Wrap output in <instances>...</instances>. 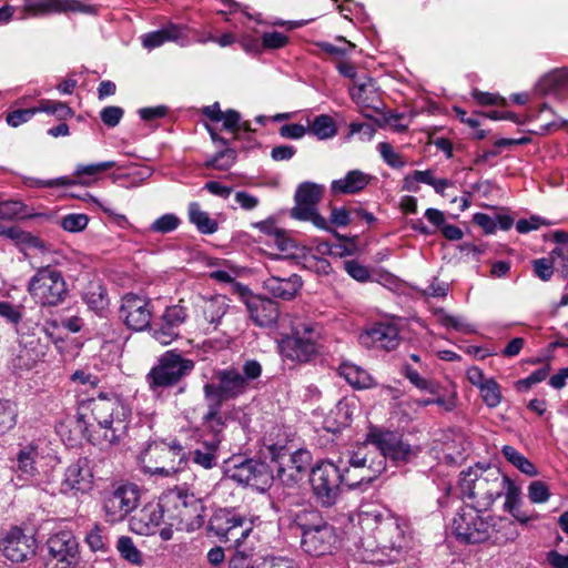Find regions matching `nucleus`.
<instances>
[{
	"instance_id": "nucleus-1",
	"label": "nucleus",
	"mask_w": 568,
	"mask_h": 568,
	"mask_svg": "<svg viewBox=\"0 0 568 568\" xmlns=\"http://www.w3.org/2000/svg\"><path fill=\"white\" fill-rule=\"evenodd\" d=\"M359 525L373 536L363 537L356 544L355 557L363 562L385 565L398 561L409 547L407 526L387 510L361 511Z\"/></svg>"
},
{
	"instance_id": "nucleus-2",
	"label": "nucleus",
	"mask_w": 568,
	"mask_h": 568,
	"mask_svg": "<svg viewBox=\"0 0 568 568\" xmlns=\"http://www.w3.org/2000/svg\"><path fill=\"white\" fill-rule=\"evenodd\" d=\"M486 510L470 505L459 508L452 523L453 534L459 542L475 545L490 539L499 542L516 536L510 520L485 515Z\"/></svg>"
},
{
	"instance_id": "nucleus-3",
	"label": "nucleus",
	"mask_w": 568,
	"mask_h": 568,
	"mask_svg": "<svg viewBox=\"0 0 568 568\" xmlns=\"http://www.w3.org/2000/svg\"><path fill=\"white\" fill-rule=\"evenodd\" d=\"M508 477L491 466L476 464L459 475V490L464 498L474 501L471 506L489 509L507 487Z\"/></svg>"
},
{
	"instance_id": "nucleus-4",
	"label": "nucleus",
	"mask_w": 568,
	"mask_h": 568,
	"mask_svg": "<svg viewBox=\"0 0 568 568\" xmlns=\"http://www.w3.org/2000/svg\"><path fill=\"white\" fill-rule=\"evenodd\" d=\"M89 408L105 444L116 445L126 436L131 410L118 396L100 394L89 400Z\"/></svg>"
},
{
	"instance_id": "nucleus-5",
	"label": "nucleus",
	"mask_w": 568,
	"mask_h": 568,
	"mask_svg": "<svg viewBox=\"0 0 568 568\" xmlns=\"http://www.w3.org/2000/svg\"><path fill=\"white\" fill-rule=\"evenodd\" d=\"M161 507L166 511L170 526L195 530L204 523V506L200 498L182 487L169 489L161 496Z\"/></svg>"
},
{
	"instance_id": "nucleus-6",
	"label": "nucleus",
	"mask_w": 568,
	"mask_h": 568,
	"mask_svg": "<svg viewBox=\"0 0 568 568\" xmlns=\"http://www.w3.org/2000/svg\"><path fill=\"white\" fill-rule=\"evenodd\" d=\"M383 473V456L371 445H358L342 467V484L348 489L366 488Z\"/></svg>"
},
{
	"instance_id": "nucleus-7",
	"label": "nucleus",
	"mask_w": 568,
	"mask_h": 568,
	"mask_svg": "<svg viewBox=\"0 0 568 568\" xmlns=\"http://www.w3.org/2000/svg\"><path fill=\"white\" fill-rule=\"evenodd\" d=\"M140 463L145 473L171 476L182 468L185 463V452L178 443H153L140 454Z\"/></svg>"
},
{
	"instance_id": "nucleus-8",
	"label": "nucleus",
	"mask_w": 568,
	"mask_h": 568,
	"mask_svg": "<svg viewBox=\"0 0 568 568\" xmlns=\"http://www.w3.org/2000/svg\"><path fill=\"white\" fill-rule=\"evenodd\" d=\"M28 292L41 306H58L64 302L69 290L60 271L43 266L30 278Z\"/></svg>"
},
{
	"instance_id": "nucleus-9",
	"label": "nucleus",
	"mask_w": 568,
	"mask_h": 568,
	"mask_svg": "<svg viewBox=\"0 0 568 568\" xmlns=\"http://www.w3.org/2000/svg\"><path fill=\"white\" fill-rule=\"evenodd\" d=\"M194 369V362L182 357L175 351H168L146 374V383L152 390L176 385Z\"/></svg>"
},
{
	"instance_id": "nucleus-10",
	"label": "nucleus",
	"mask_w": 568,
	"mask_h": 568,
	"mask_svg": "<svg viewBox=\"0 0 568 568\" xmlns=\"http://www.w3.org/2000/svg\"><path fill=\"white\" fill-rule=\"evenodd\" d=\"M140 500L138 485L120 480L112 483L103 493V510L109 523L122 521L136 509Z\"/></svg>"
},
{
	"instance_id": "nucleus-11",
	"label": "nucleus",
	"mask_w": 568,
	"mask_h": 568,
	"mask_svg": "<svg viewBox=\"0 0 568 568\" xmlns=\"http://www.w3.org/2000/svg\"><path fill=\"white\" fill-rule=\"evenodd\" d=\"M342 466L324 460L316 464L311 471V486L317 503L324 507L333 506L341 494Z\"/></svg>"
},
{
	"instance_id": "nucleus-12",
	"label": "nucleus",
	"mask_w": 568,
	"mask_h": 568,
	"mask_svg": "<svg viewBox=\"0 0 568 568\" xmlns=\"http://www.w3.org/2000/svg\"><path fill=\"white\" fill-rule=\"evenodd\" d=\"M318 334L312 323L301 322L292 327V334L281 339L278 347L283 357L306 363L317 353Z\"/></svg>"
},
{
	"instance_id": "nucleus-13",
	"label": "nucleus",
	"mask_w": 568,
	"mask_h": 568,
	"mask_svg": "<svg viewBox=\"0 0 568 568\" xmlns=\"http://www.w3.org/2000/svg\"><path fill=\"white\" fill-rule=\"evenodd\" d=\"M324 192V186L313 182L301 183L295 192V205L291 210V216L300 221H310L314 226L321 230L331 231L326 220L317 212V204L320 203ZM335 236L339 237L336 231H333Z\"/></svg>"
},
{
	"instance_id": "nucleus-14",
	"label": "nucleus",
	"mask_w": 568,
	"mask_h": 568,
	"mask_svg": "<svg viewBox=\"0 0 568 568\" xmlns=\"http://www.w3.org/2000/svg\"><path fill=\"white\" fill-rule=\"evenodd\" d=\"M365 445H371L383 456V471L386 468V459L395 463H408L417 457L419 447L412 446L402 440L394 432L373 428L367 434Z\"/></svg>"
},
{
	"instance_id": "nucleus-15",
	"label": "nucleus",
	"mask_w": 568,
	"mask_h": 568,
	"mask_svg": "<svg viewBox=\"0 0 568 568\" xmlns=\"http://www.w3.org/2000/svg\"><path fill=\"white\" fill-rule=\"evenodd\" d=\"M248 388L247 378H242V373L231 367L214 372L213 381L203 386V394L205 400L223 405L245 394Z\"/></svg>"
},
{
	"instance_id": "nucleus-16",
	"label": "nucleus",
	"mask_w": 568,
	"mask_h": 568,
	"mask_svg": "<svg viewBox=\"0 0 568 568\" xmlns=\"http://www.w3.org/2000/svg\"><path fill=\"white\" fill-rule=\"evenodd\" d=\"M209 529L221 541L231 542L234 546L242 544L248 537L252 524L237 514L221 509L211 517Z\"/></svg>"
},
{
	"instance_id": "nucleus-17",
	"label": "nucleus",
	"mask_w": 568,
	"mask_h": 568,
	"mask_svg": "<svg viewBox=\"0 0 568 568\" xmlns=\"http://www.w3.org/2000/svg\"><path fill=\"white\" fill-rule=\"evenodd\" d=\"M193 318L190 297L181 298L178 304L168 306L161 316V324L153 328V337L162 345H169L180 335V327L186 320Z\"/></svg>"
},
{
	"instance_id": "nucleus-18",
	"label": "nucleus",
	"mask_w": 568,
	"mask_h": 568,
	"mask_svg": "<svg viewBox=\"0 0 568 568\" xmlns=\"http://www.w3.org/2000/svg\"><path fill=\"white\" fill-rule=\"evenodd\" d=\"M48 560L54 561V568H75L79 564V545L68 530L52 535L47 541Z\"/></svg>"
},
{
	"instance_id": "nucleus-19",
	"label": "nucleus",
	"mask_w": 568,
	"mask_h": 568,
	"mask_svg": "<svg viewBox=\"0 0 568 568\" xmlns=\"http://www.w3.org/2000/svg\"><path fill=\"white\" fill-rule=\"evenodd\" d=\"M119 317L128 328L133 331L145 329L152 318L150 300L133 293L125 294L121 300Z\"/></svg>"
},
{
	"instance_id": "nucleus-20",
	"label": "nucleus",
	"mask_w": 568,
	"mask_h": 568,
	"mask_svg": "<svg viewBox=\"0 0 568 568\" xmlns=\"http://www.w3.org/2000/svg\"><path fill=\"white\" fill-rule=\"evenodd\" d=\"M237 292L246 306L250 318L261 327L274 325L278 318V305L271 298L253 294L246 286L237 285Z\"/></svg>"
},
{
	"instance_id": "nucleus-21",
	"label": "nucleus",
	"mask_w": 568,
	"mask_h": 568,
	"mask_svg": "<svg viewBox=\"0 0 568 568\" xmlns=\"http://www.w3.org/2000/svg\"><path fill=\"white\" fill-rule=\"evenodd\" d=\"M190 306H193V318L197 325L212 324L214 327L221 322L230 307L229 298L222 294L210 297L193 294L190 296Z\"/></svg>"
},
{
	"instance_id": "nucleus-22",
	"label": "nucleus",
	"mask_w": 568,
	"mask_h": 568,
	"mask_svg": "<svg viewBox=\"0 0 568 568\" xmlns=\"http://www.w3.org/2000/svg\"><path fill=\"white\" fill-rule=\"evenodd\" d=\"M352 99L361 108L362 114L367 119H375V115L382 114V120L376 119V123L383 126L389 118L383 114L384 102L382 101L372 79L366 83H361L351 90Z\"/></svg>"
},
{
	"instance_id": "nucleus-23",
	"label": "nucleus",
	"mask_w": 568,
	"mask_h": 568,
	"mask_svg": "<svg viewBox=\"0 0 568 568\" xmlns=\"http://www.w3.org/2000/svg\"><path fill=\"white\" fill-rule=\"evenodd\" d=\"M3 555L13 562H22L36 552V539L18 527L11 528L0 542Z\"/></svg>"
},
{
	"instance_id": "nucleus-24",
	"label": "nucleus",
	"mask_w": 568,
	"mask_h": 568,
	"mask_svg": "<svg viewBox=\"0 0 568 568\" xmlns=\"http://www.w3.org/2000/svg\"><path fill=\"white\" fill-rule=\"evenodd\" d=\"M92 478L88 459L79 458L67 467L60 484V491L65 495L84 494L92 488Z\"/></svg>"
},
{
	"instance_id": "nucleus-25",
	"label": "nucleus",
	"mask_w": 568,
	"mask_h": 568,
	"mask_svg": "<svg viewBox=\"0 0 568 568\" xmlns=\"http://www.w3.org/2000/svg\"><path fill=\"white\" fill-rule=\"evenodd\" d=\"M233 547L235 552L229 560V568H300L284 557L267 556L253 559L252 550L244 548L243 542Z\"/></svg>"
},
{
	"instance_id": "nucleus-26",
	"label": "nucleus",
	"mask_w": 568,
	"mask_h": 568,
	"mask_svg": "<svg viewBox=\"0 0 568 568\" xmlns=\"http://www.w3.org/2000/svg\"><path fill=\"white\" fill-rule=\"evenodd\" d=\"M48 351V342H43L40 336L34 333L23 335L19 341V351L13 359V367L21 371L31 369L45 357Z\"/></svg>"
},
{
	"instance_id": "nucleus-27",
	"label": "nucleus",
	"mask_w": 568,
	"mask_h": 568,
	"mask_svg": "<svg viewBox=\"0 0 568 568\" xmlns=\"http://www.w3.org/2000/svg\"><path fill=\"white\" fill-rule=\"evenodd\" d=\"M358 339L367 348L378 347L392 351L399 344V332L397 326L392 323H376L365 329Z\"/></svg>"
},
{
	"instance_id": "nucleus-28",
	"label": "nucleus",
	"mask_w": 568,
	"mask_h": 568,
	"mask_svg": "<svg viewBox=\"0 0 568 568\" xmlns=\"http://www.w3.org/2000/svg\"><path fill=\"white\" fill-rule=\"evenodd\" d=\"M336 542V530L328 523L313 531H305L301 537L303 550L316 557L329 554Z\"/></svg>"
},
{
	"instance_id": "nucleus-29",
	"label": "nucleus",
	"mask_w": 568,
	"mask_h": 568,
	"mask_svg": "<svg viewBox=\"0 0 568 568\" xmlns=\"http://www.w3.org/2000/svg\"><path fill=\"white\" fill-rule=\"evenodd\" d=\"M114 166H116V163L114 161H104V162L92 163V164H78L74 170V173H73L75 179H71L68 176H61L54 181H49L47 183H43V185H45V186H54V185L69 186V185L80 184L83 186H90L95 181L99 180L100 175L103 172H105Z\"/></svg>"
},
{
	"instance_id": "nucleus-30",
	"label": "nucleus",
	"mask_w": 568,
	"mask_h": 568,
	"mask_svg": "<svg viewBox=\"0 0 568 568\" xmlns=\"http://www.w3.org/2000/svg\"><path fill=\"white\" fill-rule=\"evenodd\" d=\"M166 518L164 507H161V499L158 504H149L140 509L130 520L133 531L140 535L154 534V529Z\"/></svg>"
},
{
	"instance_id": "nucleus-31",
	"label": "nucleus",
	"mask_w": 568,
	"mask_h": 568,
	"mask_svg": "<svg viewBox=\"0 0 568 568\" xmlns=\"http://www.w3.org/2000/svg\"><path fill=\"white\" fill-rule=\"evenodd\" d=\"M231 478L246 486H258L266 483L267 466L263 462L246 459L234 466Z\"/></svg>"
},
{
	"instance_id": "nucleus-32",
	"label": "nucleus",
	"mask_w": 568,
	"mask_h": 568,
	"mask_svg": "<svg viewBox=\"0 0 568 568\" xmlns=\"http://www.w3.org/2000/svg\"><path fill=\"white\" fill-rule=\"evenodd\" d=\"M372 181V175L361 171L352 170L342 179L334 180L331 184V191L337 194H355L364 190Z\"/></svg>"
},
{
	"instance_id": "nucleus-33",
	"label": "nucleus",
	"mask_w": 568,
	"mask_h": 568,
	"mask_svg": "<svg viewBox=\"0 0 568 568\" xmlns=\"http://www.w3.org/2000/svg\"><path fill=\"white\" fill-rule=\"evenodd\" d=\"M301 286V277L297 275H293L287 278L271 276L264 281V288L270 294L285 301L295 297Z\"/></svg>"
},
{
	"instance_id": "nucleus-34",
	"label": "nucleus",
	"mask_w": 568,
	"mask_h": 568,
	"mask_svg": "<svg viewBox=\"0 0 568 568\" xmlns=\"http://www.w3.org/2000/svg\"><path fill=\"white\" fill-rule=\"evenodd\" d=\"M266 449L272 462H283L300 470H306L311 463V454L306 449L290 453L286 447L277 445H271Z\"/></svg>"
},
{
	"instance_id": "nucleus-35",
	"label": "nucleus",
	"mask_w": 568,
	"mask_h": 568,
	"mask_svg": "<svg viewBox=\"0 0 568 568\" xmlns=\"http://www.w3.org/2000/svg\"><path fill=\"white\" fill-rule=\"evenodd\" d=\"M505 503L504 510L508 511L517 521L526 525L528 521L537 518L535 514H528L521 509V491L513 480L508 478L507 487L504 490Z\"/></svg>"
},
{
	"instance_id": "nucleus-36",
	"label": "nucleus",
	"mask_w": 568,
	"mask_h": 568,
	"mask_svg": "<svg viewBox=\"0 0 568 568\" xmlns=\"http://www.w3.org/2000/svg\"><path fill=\"white\" fill-rule=\"evenodd\" d=\"M206 403L207 410L202 417L204 432L212 435L211 439H219L220 445L223 439L226 418L221 412L222 405L211 400H206Z\"/></svg>"
},
{
	"instance_id": "nucleus-37",
	"label": "nucleus",
	"mask_w": 568,
	"mask_h": 568,
	"mask_svg": "<svg viewBox=\"0 0 568 568\" xmlns=\"http://www.w3.org/2000/svg\"><path fill=\"white\" fill-rule=\"evenodd\" d=\"M40 458L38 445L30 443L22 446L17 454L18 470L27 478L37 476L39 474L38 463Z\"/></svg>"
},
{
	"instance_id": "nucleus-38",
	"label": "nucleus",
	"mask_w": 568,
	"mask_h": 568,
	"mask_svg": "<svg viewBox=\"0 0 568 568\" xmlns=\"http://www.w3.org/2000/svg\"><path fill=\"white\" fill-rule=\"evenodd\" d=\"M339 375L355 388H369L374 385L373 377L365 369L354 364H342Z\"/></svg>"
},
{
	"instance_id": "nucleus-39",
	"label": "nucleus",
	"mask_w": 568,
	"mask_h": 568,
	"mask_svg": "<svg viewBox=\"0 0 568 568\" xmlns=\"http://www.w3.org/2000/svg\"><path fill=\"white\" fill-rule=\"evenodd\" d=\"M189 219L202 234H213L217 231V222L203 211L197 202L189 205Z\"/></svg>"
},
{
	"instance_id": "nucleus-40",
	"label": "nucleus",
	"mask_w": 568,
	"mask_h": 568,
	"mask_svg": "<svg viewBox=\"0 0 568 568\" xmlns=\"http://www.w3.org/2000/svg\"><path fill=\"white\" fill-rule=\"evenodd\" d=\"M294 523L301 529V535L305 531H313L327 524L321 513L312 507H305L294 515Z\"/></svg>"
},
{
	"instance_id": "nucleus-41",
	"label": "nucleus",
	"mask_w": 568,
	"mask_h": 568,
	"mask_svg": "<svg viewBox=\"0 0 568 568\" xmlns=\"http://www.w3.org/2000/svg\"><path fill=\"white\" fill-rule=\"evenodd\" d=\"M219 439L204 440L202 447L192 453V460L204 469H210L216 465V452L219 450Z\"/></svg>"
},
{
	"instance_id": "nucleus-42",
	"label": "nucleus",
	"mask_w": 568,
	"mask_h": 568,
	"mask_svg": "<svg viewBox=\"0 0 568 568\" xmlns=\"http://www.w3.org/2000/svg\"><path fill=\"white\" fill-rule=\"evenodd\" d=\"M180 36V29L176 26H171L168 28H163L161 30H156L150 33H146L142 37V44L146 49H154L166 41L175 40Z\"/></svg>"
},
{
	"instance_id": "nucleus-43",
	"label": "nucleus",
	"mask_w": 568,
	"mask_h": 568,
	"mask_svg": "<svg viewBox=\"0 0 568 568\" xmlns=\"http://www.w3.org/2000/svg\"><path fill=\"white\" fill-rule=\"evenodd\" d=\"M503 455L507 462L518 468L521 473L528 476H536L537 469L534 464L520 454L515 447L505 445L503 447Z\"/></svg>"
},
{
	"instance_id": "nucleus-44",
	"label": "nucleus",
	"mask_w": 568,
	"mask_h": 568,
	"mask_svg": "<svg viewBox=\"0 0 568 568\" xmlns=\"http://www.w3.org/2000/svg\"><path fill=\"white\" fill-rule=\"evenodd\" d=\"M307 130L321 140L329 139L336 134L335 122L326 114L316 116Z\"/></svg>"
},
{
	"instance_id": "nucleus-45",
	"label": "nucleus",
	"mask_w": 568,
	"mask_h": 568,
	"mask_svg": "<svg viewBox=\"0 0 568 568\" xmlns=\"http://www.w3.org/2000/svg\"><path fill=\"white\" fill-rule=\"evenodd\" d=\"M116 548L123 559L128 562L141 566L143 557L141 551L135 547L133 540L128 536H122L118 539Z\"/></svg>"
},
{
	"instance_id": "nucleus-46",
	"label": "nucleus",
	"mask_w": 568,
	"mask_h": 568,
	"mask_svg": "<svg viewBox=\"0 0 568 568\" xmlns=\"http://www.w3.org/2000/svg\"><path fill=\"white\" fill-rule=\"evenodd\" d=\"M34 109L37 113L45 112L55 115L59 120H67L73 116L72 109L67 103L60 101L42 100Z\"/></svg>"
},
{
	"instance_id": "nucleus-47",
	"label": "nucleus",
	"mask_w": 568,
	"mask_h": 568,
	"mask_svg": "<svg viewBox=\"0 0 568 568\" xmlns=\"http://www.w3.org/2000/svg\"><path fill=\"white\" fill-rule=\"evenodd\" d=\"M18 410L14 403L0 399V435L6 434L17 424Z\"/></svg>"
},
{
	"instance_id": "nucleus-48",
	"label": "nucleus",
	"mask_w": 568,
	"mask_h": 568,
	"mask_svg": "<svg viewBox=\"0 0 568 568\" xmlns=\"http://www.w3.org/2000/svg\"><path fill=\"white\" fill-rule=\"evenodd\" d=\"M63 0H34L26 3L24 10L33 16L63 12Z\"/></svg>"
},
{
	"instance_id": "nucleus-49",
	"label": "nucleus",
	"mask_w": 568,
	"mask_h": 568,
	"mask_svg": "<svg viewBox=\"0 0 568 568\" xmlns=\"http://www.w3.org/2000/svg\"><path fill=\"white\" fill-rule=\"evenodd\" d=\"M275 463V471H276V478L281 480L285 485H294L298 480L302 479L303 474L306 470H300L298 468H294V466H291L283 462H274ZM274 471V469H272Z\"/></svg>"
},
{
	"instance_id": "nucleus-50",
	"label": "nucleus",
	"mask_w": 568,
	"mask_h": 568,
	"mask_svg": "<svg viewBox=\"0 0 568 568\" xmlns=\"http://www.w3.org/2000/svg\"><path fill=\"white\" fill-rule=\"evenodd\" d=\"M483 400L488 407H496L501 402V392L499 385L494 378H488L487 382L479 387Z\"/></svg>"
},
{
	"instance_id": "nucleus-51",
	"label": "nucleus",
	"mask_w": 568,
	"mask_h": 568,
	"mask_svg": "<svg viewBox=\"0 0 568 568\" xmlns=\"http://www.w3.org/2000/svg\"><path fill=\"white\" fill-rule=\"evenodd\" d=\"M235 159V151L233 149L226 148L217 152L212 159L206 161L205 166L225 171L234 164Z\"/></svg>"
},
{
	"instance_id": "nucleus-52",
	"label": "nucleus",
	"mask_w": 568,
	"mask_h": 568,
	"mask_svg": "<svg viewBox=\"0 0 568 568\" xmlns=\"http://www.w3.org/2000/svg\"><path fill=\"white\" fill-rule=\"evenodd\" d=\"M180 223H181V221L175 214L168 213V214H164V215L160 216L159 219H156L151 224L150 231L155 232V233H161V234L170 233V232L176 230L179 227Z\"/></svg>"
},
{
	"instance_id": "nucleus-53",
	"label": "nucleus",
	"mask_w": 568,
	"mask_h": 568,
	"mask_svg": "<svg viewBox=\"0 0 568 568\" xmlns=\"http://www.w3.org/2000/svg\"><path fill=\"white\" fill-rule=\"evenodd\" d=\"M89 223V217L85 214L72 213L63 216L60 225L64 231L77 233L83 231Z\"/></svg>"
},
{
	"instance_id": "nucleus-54",
	"label": "nucleus",
	"mask_w": 568,
	"mask_h": 568,
	"mask_svg": "<svg viewBox=\"0 0 568 568\" xmlns=\"http://www.w3.org/2000/svg\"><path fill=\"white\" fill-rule=\"evenodd\" d=\"M105 292L100 284H91L83 294V300L90 308L98 310L103 307Z\"/></svg>"
},
{
	"instance_id": "nucleus-55",
	"label": "nucleus",
	"mask_w": 568,
	"mask_h": 568,
	"mask_svg": "<svg viewBox=\"0 0 568 568\" xmlns=\"http://www.w3.org/2000/svg\"><path fill=\"white\" fill-rule=\"evenodd\" d=\"M0 316L8 323L17 326L23 317V306L12 305L9 302H0Z\"/></svg>"
},
{
	"instance_id": "nucleus-56",
	"label": "nucleus",
	"mask_w": 568,
	"mask_h": 568,
	"mask_svg": "<svg viewBox=\"0 0 568 568\" xmlns=\"http://www.w3.org/2000/svg\"><path fill=\"white\" fill-rule=\"evenodd\" d=\"M550 497V491L546 483L541 480L531 481L528 486V498L534 504L546 503Z\"/></svg>"
},
{
	"instance_id": "nucleus-57",
	"label": "nucleus",
	"mask_w": 568,
	"mask_h": 568,
	"mask_svg": "<svg viewBox=\"0 0 568 568\" xmlns=\"http://www.w3.org/2000/svg\"><path fill=\"white\" fill-rule=\"evenodd\" d=\"M24 204L20 201H4L0 203V220H12L24 216Z\"/></svg>"
},
{
	"instance_id": "nucleus-58",
	"label": "nucleus",
	"mask_w": 568,
	"mask_h": 568,
	"mask_svg": "<svg viewBox=\"0 0 568 568\" xmlns=\"http://www.w3.org/2000/svg\"><path fill=\"white\" fill-rule=\"evenodd\" d=\"M378 151L382 159L392 168H403L405 162L402 156L394 151L393 146L387 142H381L378 144Z\"/></svg>"
},
{
	"instance_id": "nucleus-59",
	"label": "nucleus",
	"mask_w": 568,
	"mask_h": 568,
	"mask_svg": "<svg viewBox=\"0 0 568 568\" xmlns=\"http://www.w3.org/2000/svg\"><path fill=\"white\" fill-rule=\"evenodd\" d=\"M37 113L34 108L19 109L7 114L6 121L12 128H18L22 123L28 122Z\"/></svg>"
},
{
	"instance_id": "nucleus-60",
	"label": "nucleus",
	"mask_w": 568,
	"mask_h": 568,
	"mask_svg": "<svg viewBox=\"0 0 568 568\" xmlns=\"http://www.w3.org/2000/svg\"><path fill=\"white\" fill-rule=\"evenodd\" d=\"M344 270L349 276L358 282H366L369 278V271L355 260L345 261Z\"/></svg>"
},
{
	"instance_id": "nucleus-61",
	"label": "nucleus",
	"mask_w": 568,
	"mask_h": 568,
	"mask_svg": "<svg viewBox=\"0 0 568 568\" xmlns=\"http://www.w3.org/2000/svg\"><path fill=\"white\" fill-rule=\"evenodd\" d=\"M287 42V36L278 31L265 32L262 36V44L266 49H280Z\"/></svg>"
},
{
	"instance_id": "nucleus-62",
	"label": "nucleus",
	"mask_w": 568,
	"mask_h": 568,
	"mask_svg": "<svg viewBox=\"0 0 568 568\" xmlns=\"http://www.w3.org/2000/svg\"><path fill=\"white\" fill-rule=\"evenodd\" d=\"M124 111L122 108L111 105L102 109L100 118L105 125L113 128L120 123Z\"/></svg>"
},
{
	"instance_id": "nucleus-63",
	"label": "nucleus",
	"mask_w": 568,
	"mask_h": 568,
	"mask_svg": "<svg viewBox=\"0 0 568 568\" xmlns=\"http://www.w3.org/2000/svg\"><path fill=\"white\" fill-rule=\"evenodd\" d=\"M439 323L445 327H452L457 332L468 333L471 331L470 325L465 323L463 318L446 313L439 315Z\"/></svg>"
},
{
	"instance_id": "nucleus-64",
	"label": "nucleus",
	"mask_w": 568,
	"mask_h": 568,
	"mask_svg": "<svg viewBox=\"0 0 568 568\" xmlns=\"http://www.w3.org/2000/svg\"><path fill=\"white\" fill-rule=\"evenodd\" d=\"M534 272L542 281H549L554 274V265L549 258H538L532 262Z\"/></svg>"
}]
</instances>
